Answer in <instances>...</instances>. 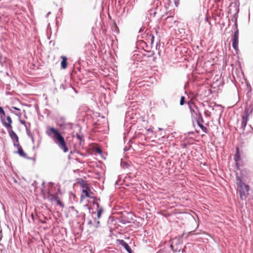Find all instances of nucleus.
<instances>
[{
  "label": "nucleus",
  "instance_id": "72a5a7b5",
  "mask_svg": "<svg viewBox=\"0 0 253 253\" xmlns=\"http://www.w3.org/2000/svg\"><path fill=\"white\" fill-rule=\"evenodd\" d=\"M6 250L5 249H0V253H6Z\"/></svg>",
  "mask_w": 253,
  "mask_h": 253
},
{
  "label": "nucleus",
  "instance_id": "4468645a",
  "mask_svg": "<svg viewBox=\"0 0 253 253\" xmlns=\"http://www.w3.org/2000/svg\"><path fill=\"white\" fill-rule=\"evenodd\" d=\"M117 242L120 245H121L122 247H123L128 253H132V250L131 248L128 245V244L124 240L118 239L117 240Z\"/></svg>",
  "mask_w": 253,
  "mask_h": 253
},
{
  "label": "nucleus",
  "instance_id": "2f4dec72",
  "mask_svg": "<svg viewBox=\"0 0 253 253\" xmlns=\"http://www.w3.org/2000/svg\"><path fill=\"white\" fill-rule=\"evenodd\" d=\"M60 88H62L64 90L66 89V85H64L63 84H60Z\"/></svg>",
  "mask_w": 253,
  "mask_h": 253
},
{
  "label": "nucleus",
  "instance_id": "bf43d9fd",
  "mask_svg": "<svg viewBox=\"0 0 253 253\" xmlns=\"http://www.w3.org/2000/svg\"><path fill=\"white\" fill-rule=\"evenodd\" d=\"M175 4L176 5V6H177V3L176 1H175Z\"/></svg>",
  "mask_w": 253,
  "mask_h": 253
},
{
  "label": "nucleus",
  "instance_id": "423d86ee",
  "mask_svg": "<svg viewBox=\"0 0 253 253\" xmlns=\"http://www.w3.org/2000/svg\"><path fill=\"white\" fill-rule=\"evenodd\" d=\"M43 198L44 199H47V200L50 202L55 201L56 203V204L59 206L60 207L63 208L64 206V204L62 202V201L56 194L50 195L49 196H46L45 195H44Z\"/></svg>",
  "mask_w": 253,
  "mask_h": 253
},
{
  "label": "nucleus",
  "instance_id": "f704fd0d",
  "mask_svg": "<svg viewBox=\"0 0 253 253\" xmlns=\"http://www.w3.org/2000/svg\"><path fill=\"white\" fill-rule=\"evenodd\" d=\"M19 122H20V123L21 124H22V125H24L25 127H26V126H27L26 125V124H25V122L24 121H23V120H20H20H19Z\"/></svg>",
  "mask_w": 253,
  "mask_h": 253
},
{
  "label": "nucleus",
  "instance_id": "aec40b11",
  "mask_svg": "<svg viewBox=\"0 0 253 253\" xmlns=\"http://www.w3.org/2000/svg\"><path fill=\"white\" fill-rule=\"evenodd\" d=\"M167 22H169L170 24L169 25L170 27L172 26L173 24L175 23L176 20L174 19L173 16H169L166 18Z\"/></svg>",
  "mask_w": 253,
  "mask_h": 253
},
{
  "label": "nucleus",
  "instance_id": "13d9d810",
  "mask_svg": "<svg viewBox=\"0 0 253 253\" xmlns=\"http://www.w3.org/2000/svg\"><path fill=\"white\" fill-rule=\"evenodd\" d=\"M71 208H72V209L75 210V208H74V207H71Z\"/></svg>",
  "mask_w": 253,
  "mask_h": 253
},
{
  "label": "nucleus",
  "instance_id": "f257e3e1",
  "mask_svg": "<svg viewBox=\"0 0 253 253\" xmlns=\"http://www.w3.org/2000/svg\"><path fill=\"white\" fill-rule=\"evenodd\" d=\"M46 134L51 137L55 143L64 153L68 151V148L66 145L64 137L62 135L57 128L54 127H49L46 131Z\"/></svg>",
  "mask_w": 253,
  "mask_h": 253
},
{
  "label": "nucleus",
  "instance_id": "ea45409f",
  "mask_svg": "<svg viewBox=\"0 0 253 253\" xmlns=\"http://www.w3.org/2000/svg\"><path fill=\"white\" fill-rule=\"evenodd\" d=\"M158 29H159V27H157V28L154 29L155 31V33L157 35L158 34Z\"/></svg>",
  "mask_w": 253,
  "mask_h": 253
},
{
  "label": "nucleus",
  "instance_id": "dca6fc26",
  "mask_svg": "<svg viewBox=\"0 0 253 253\" xmlns=\"http://www.w3.org/2000/svg\"><path fill=\"white\" fill-rule=\"evenodd\" d=\"M191 116L195 119L196 122H197V121L201 120V122H204L202 114L199 112V111L195 112Z\"/></svg>",
  "mask_w": 253,
  "mask_h": 253
},
{
  "label": "nucleus",
  "instance_id": "20e7f679",
  "mask_svg": "<svg viewBox=\"0 0 253 253\" xmlns=\"http://www.w3.org/2000/svg\"><path fill=\"white\" fill-rule=\"evenodd\" d=\"M80 186L82 188V192L84 194V195L82 194L81 195V198H83L84 197L90 198L93 199V200H100V198H98L96 196H90V194H92V193L90 191V189L87 186V184L86 182L81 179V182H80Z\"/></svg>",
  "mask_w": 253,
  "mask_h": 253
},
{
  "label": "nucleus",
  "instance_id": "473e14b6",
  "mask_svg": "<svg viewBox=\"0 0 253 253\" xmlns=\"http://www.w3.org/2000/svg\"><path fill=\"white\" fill-rule=\"evenodd\" d=\"M60 120L62 123H65V118L64 117H61L60 118Z\"/></svg>",
  "mask_w": 253,
  "mask_h": 253
},
{
  "label": "nucleus",
  "instance_id": "9d476101",
  "mask_svg": "<svg viewBox=\"0 0 253 253\" xmlns=\"http://www.w3.org/2000/svg\"><path fill=\"white\" fill-rule=\"evenodd\" d=\"M0 121H1L2 125L5 126V127L6 129L12 128V126L11 125V124L12 123V121L10 116H7L6 117V120L7 121V123L6 122L5 119L2 116L0 117Z\"/></svg>",
  "mask_w": 253,
  "mask_h": 253
},
{
  "label": "nucleus",
  "instance_id": "a878e982",
  "mask_svg": "<svg viewBox=\"0 0 253 253\" xmlns=\"http://www.w3.org/2000/svg\"><path fill=\"white\" fill-rule=\"evenodd\" d=\"M149 12L151 16H153V17H154L157 13V12L155 11V10L154 9H150L149 11Z\"/></svg>",
  "mask_w": 253,
  "mask_h": 253
},
{
  "label": "nucleus",
  "instance_id": "5701e85b",
  "mask_svg": "<svg viewBox=\"0 0 253 253\" xmlns=\"http://www.w3.org/2000/svg\"><path fill=\"white\" fill-rule=\"evenodd\" d=\"M93 226L95 228H97L100 226V222L96 218H94V223L93 224Z\"/></svg>",
  "mask_w": 253,
  "mask_h": 253
},
{
  "label": "nucleus",
  "instance_id": "5fc2aeb1",
  "mask_svg": "<svg viewBox=\"0 0 253 253\" xmlns=\"http://www.w3.org/2000/svg\"><path fill=\"white\" fill-rule=\"evenodd\" d=\"M78 63H79V64H81V61H80V60H79V61H78Z\"/></svg>",
  "mask_w": 253,
  "mask_h": 253
},
{
  "label": "nucleus",
  "instance_id": "6ab92c4d",
  "mask_svg": "<svg viewBox=\"0 0 253 253\" xmlns=\"http://www.w3.org/2000/svg\"><path fill=\"white\" fill-rule=\"evenodd\" d=\"M189 108L190 109L191 115L196 112H199L198 108L194 104H193V107L191 105L189 104Z\"/></svg>",
  "mask_w": 253,
  "mask_h": 253
},
{
  "label": "nucleus",
  "instance_id": "c9c22d12",
  "mask_svg": "<svg viewBox=\"0 0 253 253\" xmlns=\"http://www.w3.org/2000/svg\"><path fill=\"white\" fill-rule=\"evenodd\" d=\"M4 62V61L2 60V55L1 54H0V63L2 64Z\"/></svg>",
  "mask_w": 253,
  "mask_h": 253
},
{
  "label": "nucleus",
  "instance_id": "6e6d98bb",
  "mask_svg": "<svg viewBox=\"0 0 253 253\" xmlns=\"http://www.w3.org/2000/svg\"><path fill=\"white\" fill-rule=\"evenodd\" d=\"M77 64V63H76L75 64H74V68H76V65H77V64Z\"/></svg>",
  "mask_w": 253,
  "mask_h": 253
},
{
  "label": "nucleus",
  "instance_id": "9b49d317",
  "mask_svg": "<svg viewBox=\"0 0 253 253\" xmlns=\"http://www.w3.org/2000/svg\"><path fill=\"white\" fill-rule=\"evenodd\" d=\"M233 6L235 8V13L232 16L231 20H232V21L234 20V21H236V20L237 21L238 13L239 12V2H232L230 4V6Z\"/></svg>",
  "mask_w": 253,
  "mask_h": 253
},
{
  "label": "nucleus",
  "instance_id": "f03ea898",
  "mask_svg": "<svg viewBox=\"0 0 253 253\" xmlns=\"http://www.w3.org/2000/svg\"><path fill=\"white\" fill-rule=\"evenodd\" d=\"M236 179L237 180V186L239 188L240 198L242 200L245 199L249 195L250 187L249 185L243 182L242 179L240 176H237Z\"/></svg>",
  "mask_w": 253,
  "mask_h": 253
},
{
  "label": "nucleus",
  "instance_id": "412c9836",
  "mask_svg": "<svg viewBox=\"0 0 253 253\" xmlns=\"http://www.w3.org/2000/svg\"><path fill=\"white\" fill-rule=\"evenodd\" d=\"M121 166L123 169H127L129 167V165L126 162L123 161L122 160H121Z\"/></svg>",
  "mask_w": 253,
  "mask_h": 253
},
{
  "label": "nucleus",
  "instance_id": "a19ab883",
  "mask_svg": "<svg viewBox=\"0 0 253 253\" xmlns=\"http://www.w3.org/2000/svg\"><path fill=\"white\" fill-rule=\"evenodd\" d=\"M13 109L15 110H17V111H20V109L16 107H12Z\"/></svg>",
  "mask_w": 253,
  "mask_h": 253
},
{
  "label": "nucleus",
  "instance_id": "c03bdc74",
  "mask_svg": "<svg viewBox=\"0 0 253 253\" xmlns=\"http://www.w3.org/2000/svg\"><path fill=\"white\" fill-rule=\"evenodd\" d=\"M250 127H251V131H250V132H251V133H253V128H252V126H251V125H250Z\"/></svg>",
  "mask_w": 253,
  "mask_h": 253
},
{
  "label": "nucleus",
  "instance_id": "2eb2a0df",
  "mask_svg": "<svg viewBox=\"0 0 253 253\" xmlns=\"http://www.w3.org/2000/svg\"><path fill=\"white\" fill-rule=\"evenodd\" d=\"M62 60L61 61V67L63 69L67 68L68 66L67 58L65 56H61Z\"/></svg>",
  "mask_w": 253,
  "mask_h": 253
},
{
  "label": "nucleus",
  "instance_id": "49530a36",
  "mask_svg": "<svg viewBox=\"0 0 253 253\" xmlns=\"http://www.w3.org/2000/svg\"><path fill=\"white\" fill-rule=\"evenodd\" d=\"M124 150L125 152L126 151L128 150V149L126 148V147H125L124 149Z\"/></svg>",
  "mask_w": 253,
  "mask_h": 253
},
{
  "label": "nucleus",
  "instance_id": "bb28decb",
  "mask_svg": "<svg viewBox=\"0 0 253 253\" xmlns=\"http://www.w3.org/2000/svg\"><path fill=\"white\" fill-rule=\"evenodd\" d=\"M76 137L79 139L81 141H82L83 140V136L81 135V134H80L79 133H77L76 134Z\"/></svg>",
  "mask_w": 253,
  "mask_h": 253
},
{
  "label": "nucleus",
  "instance_id": "58836bf2",
  "mask_svg": "<svg viewBox=\"0 0 253 253\" xmlns=\"http://www.w3.org/2000/svg\"><path fill=\"white\" fill-rule=\"evenodd\" d=\"M88 225H92L93 226V223H92V222L91 221V220H89L88 222Z\"/></svg>",
  "mask_w": 253,
  "mask_h": 253
},
{
  "label": "nucleus",
  "instance_id": "f3484780",
  "mask_svg": "<svg viewBox=\"0 0 253 253\" xmlns=\"http://www.w3.org/2000/svg\"><path fill=\"white\" fill-rule=\"evenodd\" d=\"M234 160L236 162H238L241 160V155L240 150L238 147H236L235 153L234 155Z\"/></svg>",
  "mask_w": 253,
  "mask_h": 253
},
{
  "label": "nucleus",
  "instance_id": "3c124183",
  "mask_svg": "<svg viewBox=\"0 0 253 253\" xmlns=\"http://www.w3.org/2000/svg\"><path fill=\"white\" fill-rule=\"evenodd\" d=\"M192 133H193V132L192 131H191V132H188V134H192Z\"/></svg>",
  "mask_w": 253,
  "mask_h": 253
},
{
  "label": "nucleus",
  "instance_id": "1a4fd4ad",
  "mask_svg": "<svg viewBox=\"0 0 253 253\" xmlns=\"http://www.w3.org/2000/svg\"><path fill=\"white\" fill-rule=\"evenodd\" d=\"M239 34V32L235 30L232 38V47L236 51L238 49Z\"/></svg>",
  "mask_w": 253,
  "mask_h": 253
},
{
  "label": "nucleus",
  "instance_id": "4c0bfd02",
  "mask_svg": "<svg viewBox=\"0 0 253 253\" xmlns=\"http://www.w3.org/2000/svg\"><path fill=\"white\" fill-rule=\"evenodd\" d=\"M65 125H66L65 123H62L61 122V123L60 124H59V126L60 127H64L65 126Z\"/></svg>",
  "mask_w": 253,
  "mask_h": 253
},
{
  "label": "nucleus",
  "instance_id": "052dcab7",
  "mask_svg": "<svg viewBox=\"0 0 253 253\" xmlns=\"http://www.w3.org/2000/svg\"><path fill=\"white\" fill-rule=\"evenodd\" d=\"M115 184H118V182L116 181Z\"/></svg>",
  "mask_w": 253,
  "mask_h": 253
},
{
  "label": "nucleus",
  "instance_id": "79ce46f5",
  "mask_svg": "<svg viewBox=\"0 0 253 253\" xmlns=\"http://www.w3.org/2000/svg\"><path fill=\"white\" fill-rule=\"evenodd\" d=\"M24 158L27 159L28 160H32V159H33V158L28 157L27 155V157H24Z\"/></svg>",
  "mask_w": 253,
  "mask_h": 253
},
{
  "label": "nucleus",
  "instance_id": "f8f14e48",
  "mask_svg": "<svg viewBox=\"0 0 253 253\" xmlns=\"http://www.w3.org/2000/svg\"><path fill=\"white\" fill-rule=\"evenodd\" d=\"M9 136L11 139L13 140V143L14 142L16 143H19V138L17 134L12 130V128L7 129Z\"/></svg>",
  "mask_w": 253,
  "mask_h": 253
},
{
  "label": "nucleus",
  "instance_id": "a18cd8bd",
  "mask_svg": "<svg viewBox=\"0 0 253 253\" xmlns=\"http://www.w3.org/2000/svg\"><path fill=\"white\" fill-rule=\"evenodd\" d=\"M77 68L78 70V71H81V67H77Z\"/></svg>",
  "mask_w": 253,
  "mask_h": 253
},
{
  "label": "nucleus",
  "instance_id": "37998d69",
  "mask_svg": "<svg viewBox=\"0 0 253 253\" xmlns=\"http://www.w3.org/2000/svg\"><path fill=\"white\" fill-rule=\"evenodd\" d=\"M13 182L16 183H18V181L14 178H13Z\"/></svg>",
  "mask_w": 253,
  "mask_h": 253
},
{
  "label": "nucleus",
  "instance_id": "c85d7f7f",
  "mask_svg": "<svg viewBox=\"0 0 253 253\" xmlns=\"http://www.w3.org/2000/svg\"><path fill=\"white\" fill-rule=\"evenodd\" d=\"M234 30H235H235H237V31H239V30H238V24H237V20H236V21H234Z\"/></svg>",
  "mask_w": 253,
  "mask_h": 253
},
{
  "label": "nucleus",
  "instance_id": "c756f323",
  "mask_svg": "<svg viewBox=\"0 0 253 253\" xmlns=\"http://www.w3.org/2000/svg\"><path fill=\"white\" fill-rule=\"evenodd\" d=\"M170 247L171 249V250L173 251V252H179L180 251V249H179V250H177V249L174 250V248H173V246L172 245H171L170 246Z\"/></svg>",
  "mask_w": 253,
  "mask_h": 253
},
{
  "label": "nucleus",
  "instance_id": "e2e57ef3",
  "mask_svg": "<svg viewBox=\"0 0 253 253\" xmlns=\"http://www.w3.org/2000/svg\"><path fill=\"white\" fill-rule=\"evenodd\" d=\"M132 253H133L132 251Z\"/></svg>",
  "mask_w": 253,
  "mask_h": 253
},
{
  "label": "nucleus",
  "instance_id": "09e8293b",
  "mask_svg": "<svg viewBox=\"0 0 253 253\" xmlns=\"http://www.w3.org/2000/svg\"><path fill=\"white\" fill-rule=\"evenodd\" d=\"M16 115L18 116H20L21 115L20 114H17V113H14Z\"/></svg>",
  "mask_w": 253,
  "mask_h": 253
},
{
  "label": "nucleus",
  "instance_id": "603ef678",
  "mask_svg": "<svg viewBox=\"0 0 253 253\" xmlns=\"http://www.w3.org/2000/svg\"><path fill=\"white\" fill-rule=\"evenodd\" d=\"M208 92H209V93H211V89H208Z\"/></svg>",
  "mask_w": 253,
  "mask_h": 253
},
{
  "label": "nucleus",
  "instance_id": "a211bd4d",
  "mask_svg": "<svg viewBox=\"0 0 253 253\" xmlns=\"http://www.w3.org/2000/svg\"><path fill=\"white\" fill-rule=\"evenodd\" d=\"M197 122L198 126L200 127V128L202 129V130L204 132L206 133H208V128L203 125V122H201V120L197 121V122Z\"/></svg>",
  "mask_w": 253,
  "mask_h": 253
},
{
  "label": "nucleus",
  "instance_id": "4be33fe9",
  "mask_svg": "<svg viewBox=\"0 0 253 253\" xmlns=\"http://www.w3.org/2000/svg\"><path fill=\"white\" fill-rule=\"evenodd\" d=\"M26 130L28 136L30 137L31 138L32 140L34 141V137L32 135V132H31L30 129L28 128L27 126H26Z\"/></svg>",
  "mask_w": 253,
  "mask_h": 253
},
{
  "label": "nucleus",
  "instance_id": "b1692460",
  "mask_svg": "<svg viewBox=\"0 0 253 253\" xmlns=\"http://www.w3.org/2000/svg\"><path fill=\"white\" fill-rule=\"evenodd\" d=\"M185 103V97L184 96H181L180 100V105L181 106L183 105Z\"/></svg>",
  "mask_w": 253,
  "mask_h": 253
},
{
  "label": "nucleus",
  "instance_id": "4d7b16f0",
  "mask_svg": "<svg viewBox=\"0 0 253 253\" xmlns=\"http://www.w3.org/2000/svg\"><path fill=\"white\" fill-rule=\"evenodd\" d=\"M44 183H44V181H43V182H42V185H43L44 184Z\"/></svg>",
  "mask_w": 253,
  "mask_h": 253
},
{
  "label": "nucleus",
  "instance_id": "393cba45",
  "mask_svg": "<svg viewBox=\"0 0 253 253\" xmlns=\"http://www.w3.org/2000/svg\"><path fill=\"white\" fill-rule=\"evenodd\" d=\"M0 117L2 116L3 117V116H5V111H4L3 107H2L1 106H0Z\"/></svg>",
  "mask_w": 253,
  "mask_h": 253
},
{
  "label": "nucleus",
  "instance_id": "de8ad7c7",
  "mask_svg": "<svg viewBox=\"0 0 253 253\" xmlns=\"http://www.w3.org/2000/svg\"><path fill=\"white\" fill-rule=\"evenodd\" d=\"M71 87V88H72V89H73V90H74L76 92H77L76 90H75V89L73 87H72H72Z\"/></svg>",
  "mask_w": 253,
  "mask_h": 253
},
{
  "label": "nucleus",
  "instance_id": "ddd939ff",
  "mask_svg": "<svg viewBox=\"0 0 253 253\" xmlns=\"http://www.w3.org/2000/svg\"><path fill=\"white\" fill-rule=\"evenodd\" d=\"M13 145L17 148V151L15 152L16 153L18 154L20 157L23 158L27 157V154L24 151L19 143L14 142L13 143Z\"/></svg>",
  "mask_w": 253,
  "mask_h": 253
},
{
  "label": "nucleus",
  "instance_id": "680f3d73",
  "mask_svg": "<svg viewBox=\"0 0 253 253\" xmlns=\"http://www.w3.org/2000/svg\"><path fill=\"white\" fill-rule=\"evenodd\" d=\"M85 206L86 207H88V205H86Z\"/></svg>",
  "mask_w": 253,
  "mask_h": 253
},
{
  "label": "nucleus",
  "instance_id": "7ed1b4c3",
  "mask_svg": "<svg viewBox=\"0 0 253 253\" xmlns=\"http://www.w3.org/2000/svg\"><path fill=\"white\" fill-rule=\"evenodd\" d=\"M253 111V105H251L250 106H246L245 110L244 115L242 116V123H241V128L242 129L243 133L245 130V127L247 126V122L249 120V117L250 115Z\"/></svg>",
  "mask_w": 253,
  "mask_h": 253
},
{
  "label": "nucleus",
  "instance_id": "6e6552de",
  "mask_svg": "<svg viewBox=\"0 0 253 253\" xmlns=\"http://www.w3.org/2000/svg\"><path fill=\"white\" fill-rule=\"evenodd\" d=\"M97 200H93L92 201V204L97 211L96 218L99 219L101 217L102 214L104 211V209L103 208L102 206H100L99 203L97 202Z\"/></svg>",
  "mask_w": 253,
  "mask_h": 253
},
{
  "label": "nucleus",
  "instance_id": "0eeeda50",
  "mask_svg": "<svg viewBox=\"0 0 253 253\" xmlns=\"http://www.w3.org/2000/svg\"><path fill=\"white\" fill-rule=\"evenodd\" d=\"M154 54V53H151V54L147 55L146 54H143L140 52H137L134 53L133 56L132 57V59L134 60L135 62H139L141 61L143 58L145 57H151Z\"/></svg>",
  "mask_w": 253,
  "mask_h": 253
},
{
  "label": "nucleus",
  "instance_id": "39448f33",
  "mask_svg": "<svg viewBox=\"0 0 253 253\" xmlns=\"http://www.w3.org/2000/svg\"><path fill=\"white\" fill-rule=\"evenodd\" d=\"M133 220L132 213L126 211L121 212V215L118 218L119 222L123 224L130 223Z\"/></svg>",
  "mask_w": 253,
  "mask_h": 253
},
{
  "label": "nucleus",
  "instance_id": "e433bc0d",
  "mask_svg": "<svg viewBox=\"0 0 253 253\" xmlns=\"http://www.w3.org/2000/svg\"><path fill=\"white\" fill-rule=\"evenodd\" d=\"M47 196H49L50 195H53L52 194H51L50 192V190L49 189H48L47 191ZM44 195H45L46 196V195L45 194H43V196Z\"/></svg>",
  "mask_w": 253,
  "mask_h": 253
},
{
  "label": "nucleus",
  "instance_id": "7c9ffc66",
  "mask_svg": "<svg viewBox=\"0 0 253 253\" xmlns=\"http://www.w3.org/2000/svg\"><path fill=\"white\" fill-rule=\"evenodd\" d=\"M150 36L151 37V39H150V40H151V44H152L153 43L154 41V36L153 35H152V34H151L150 35Z\"/></svg>",
  "mask_w": 253,
  "mask_h": 253
},
{
  "label": "nucleus",
  "instance_id": "cd10ccee",
  "mask_svg": "<svg viewBox=\"0 0 253 253\" xmlns=\"http://www.w3.org/2000/svg\"><path fill=\"white\" fill-rule=\"evenodd\" d=\"M95 151H96L98 154H100V155L102 154V153H103L102 150H101V148H98V147H97V148H96L95 149Z\"/></svg>",
  "mask_w": 253,
  "mask_h": 253
},
{
  "label": "nucleus",
  "instance_id": "8fccbe9b",
  "mask_svg": "<svg viewBox=\"0 0 253 253\" xmlns=\"http://www.w3.org/2000/svg\"><path fill=\"white\" fill-rule=\"evenodd\" d=\"M142 31V28H140V30H139V33H140V32H141Z\"/></svg>",
  "mask_w": 253,
  "mask_h": 253
},
{
  "label": "nucleus",
  "instance_id": "864d4df0",
  "mask_svg": "<svg viewBox=\"0 0 253 253\" xmlns=\"http://www.w3.org/2000/svg\"><path fill=\"white\" fill-rule=\"evenodd\" d=\"M75 211H76V212L77 213H78V211H77V210H75Z\"/></svg>",
  "mask_w": 253,
  "mask_h": 253
}]
</instances>
